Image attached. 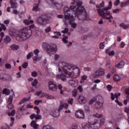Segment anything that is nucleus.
I'll return each mask as SVG.
<instances>
[{
	"mask_svg": "<svg viewBox=\"0 0 129 129\" xmlns=\"http://www.w3.org/2000/svg\"><path fill=\"white\" fill-rule=\"evenodd\" d=\"M33 52H30L27 56V59H31V57H33Z\"/></svg>",
	"mask_w": 129,
	"mask_h": 129,
	"instance_id": "43",
	"label": "nucleus"
},
{
	"mask_svg": "<svg viewBox=\"0 0 129 129\" xmlns=\"http://www.w3.org/2000/svg\"><path fill=\"white\" fill-rule=\"evenodd\" d=\"M95 102V99H92L89 101V104H90V105H91V104H93V103H94Z\"/></svg>",
	"mask_w": 129,
	"mask_h": 129,
	"instance_id": "60",
	"label": "nucleus"
},
{
	"mask_svg": "<svg viewBox=\"0 0 129 129\" xmlns=\"http://www.w3.org/2000/svg\"><path fill=\"white\" fill-rule=\"evenodd\" d=\"M106 88L108 91H111L112 89V87L110 85H108L106 87Z\"/></svg>",
	"mask_w": 129,
	"mask_h": 129,
	"instance_id": "44",
	"label": "nucleus"
},
{
	"mask_svg": "<svg viewBox=\"0 0 129 129\" xmlns=\"http://www.w3.org/2000/svg\"><path fill=\"white\" fill-rule=\"evenodd\" d=\"M77 118H84V112L82 110L77 111L75 114Z\"/></svg>",
	"mask_w": 129,
	"mask_h": 129,
	"instance_id": "12",
	"label": "nucleus"
},
{
	"mask_svg": "<svg viewBox=\"0 0 129 129\" xmlns=\"http://www.w3.org/2000/svg\"><path fill=\"white\" fill-rule=\"evenodd\" d=\"M95 106L97 109H99L102 107V104L101 102L97 101L96 102Z\"/></svg>",
	"mask_w": 129,
	"mask_h": 129,
	"instance_id": "22",
	"label": "nucleus"
},
{
	"mask_svg": "<svg viewBox=\"0 0 129 129\" xmlns=\"http://www.w3.org/2000/svg\"><path fill=\"white\" fill-rule=\"evenodd\" d=\"M92 125H95V124H87L82 127V129H90L92 127Z\"/></svg>",
	"mask_w": 129,
	"mask_h": 129,
	"instance_id": "27",
	"label": "nucleus"
},
{
	"mask_svg": "<svg viewBox=\"0 0 129 129\" xmlns=\"http://www.w3.org/2000/svg\"><path fill=\"white\" fill-rule=\"evenodd\" d=\"M11 49L12 50H13V51L19 50L20 49V46L19 45H17L16 44H13L11 46H10Z\"/></svg>",
	"mask_w": 129,
	"mask_h": 129,
	"instance_id": "20",
	"label": "nucleus"
},
{
	"mask_svg": "<svg viewBox=\"0 0 129 129\" xmlns=\"http://www.w3.org/2000/svg\"><path fill=\"white\" fill-rule=\"evenodd\" d=\"M59 58H60V55L59 54H55L54 59L56 61H57V60H58Z\"/></svg>",
	"mask_w": 129,
	"mask_h": 129,
	"instance_id": "61",
	"label": "nucleus"
},
{
	"mask_svg": "<svg viewBox=\"0 0 129 129\" xmlns=\"http://www.w3.org/2000/svg\"><path fill=\"white\" fill-rule=\"evenodd\" d=\"M114 97H115L114 94H113V93H111V100H114Z\"/></svg>",
	"mask_w": 129,
	"mask_h": 129,
	"instance_id": "63",
	"label": "nucleus"
},
{
	"mask_svg": "<svg viewBox=\"0 0 129 129\" xmlns=\"http://www.w3.org/2000/svg\"><path fill=\"white\" fill-rule=\"evenodd\" d=\"M3 94H7V95H9L10 94V90H8L7 89H4L3 91Z\"/></svg>",
	"mask_w": 129,
	"mask_h": 129,
	"instance_id": "38",
	"label": "nucleus"
},
{
	"mask_svg": "<svg viewBox=\"0 0 129 129\" xmlns=\"http://www.w3.org/2000/svg\"><path fill=\"white\" fill-rule=\"evenodd\" d=\"M111 8H112V2L111 1H109V6L108 7L103 9H97V11L98 12L100 17H102V18H105V16L110 15V12L108 11V10H111Z\"/></svg>",
	"mask_w": 129,
	"mask_h": 129,
	"instance_id": "5",
	"label": "nucleus"
},
{
	"mask_svg": "<svg viewBox=\"0 0 129 129\" xmlns=\"http://www.w3.org/2000/svg\"><path fill=\"white\" fill-rule=\"evenodd\" d=\"M73 98H70L68 100V102L69 104H71V105H72L73 104Z\"/></svg>",
	"mask_w": 129,
	"mask_h": 129,
	"instance_id": "49",
	"label": "nucleus"
},
{
	"mask_svg": "<svg viewBox=\"0 0 129 129\" xmlns=\"http://www.w3.org/2000/svg\"><path fill=\"white\" fill-rule=\"evenodd\" d=\"M14 96H15V93H13V95H10L8 101L7 102L8 103V107L9 109H13L14 108V105L12 104L13 103V98H14Z\"/></svg>",
	"mask_w": 129,
	"mask_h": 129,
	"instance_id": "10",
	"label": "nucleus"
},
{
	"mask_svg": "<svg viewBox=\"0 0 129 129\" xmlns=\"http://www.w3.org/2000/svg\"><path fill=\"white\" fill-rule=\"evenodd\" d=\"M63 108H64V107H63V105L62 104V103H61L58 109V112H60L61 110H62Z\"/></svg>",
	"mask_w": 129,
	"mask_h": 129,
	"instance_id": "47",
	"label": "nucleus"
},
{
	"mask_svg": "<svg viewBox=\"0 0 129 129\" xmlns=\"http://www.w3.org/2000/svg\"><path fill=\"white\" fill-rule=\"evenodd\" d=\"M99 48L100 49H103V48H104V42H101L100 44Z\"/></svg>",
	"mask_w": 129,
	"mask_h": 129,
	"instance_id": "59",
	"label": "nucleus"
},
{
	"mask_svg": "<svg viewBox=\"0 0 129 129\" xmlns=\"http://www.w3.org/2000/svg\"><path fill=\"white\" fill-rule=\"evenodd\" d=\"M68 31H69L68 28H65L64 30L61 31V33H63V34H67V33H68Z\"/></svg>",
	"mask_w": 129,
	"mask_h": 129,
	"instance_id": "57",
	"label": "nucleus"
},
{
	"mask_svg": "<svg viewBox=\"0 0 129 129\" xmlns=\"http://www.w3.org/2000/svg\"><path fill=\"white\" fill-rule=\"evenodd\" d=\"M31 126H33V128L37 129L39 127V124L36 123V121L32 120L31 123Z\"/></svg>",
	"mask_w": 129,
	"mask_h": 129,
	"instance_id": "23",
	"label": "nucleus"
},
{
	"mask_svg": "<svg viewBox=\"0 0 129 129\" xmlns=\"http://www.w3.org/2000/svg\"><path fill=\"white\" fill-rule=\"evenodd\" d=\"M71 6V10H75L74 11L75 17H77L80 21L88 20L89 18L87 16L84 7L82 6V1L80 0H73Z\"/></svg>",
	"mask_w": 129,
	"mask_h": 129,
	"instance_id": "1",
	"label": "nucleus"
},
{
	"mask_svg": "<svg viewBox=\"0 0 129 129\" xmlns=\"http://www.w3.org/2000/svg\"><path fill=\"white\" fill-rule=\"evenodd\" d=\"M45 33H49V32H51V27H48L45 29Z\"/></svg>",
	"mask_w": 129,
	"mask_h": 129,
	"instance_id": "48",
	"label": "nucleus"
},
{
	"mask_svg": "<svg viewBox=\"0 0 129 129\" xmlns=\"http://www.w3.org/2000/svg\"><path fill=\"white\" fill-rule=\"evenodd\" d=\"M16 114V110L14 109L11 112L8 113V115L9 116H14Z\"/></svg>",
	"mask_w": 129,
	"mask_h": 129,
	"instance_id": "35",
	"label": "nucleus"
},
{
	"mask_svg": "<svg viewBox=\"0 0 129 129\" xmlns=\"http://www.w3.org/2000/svg\"><path fill=\"white\" fill-rule=\"evenodd\" d=\"M46 51L48 54H55L57 51V46L55 44L48 45L46 47Z\"/></svg>",
	"mask_w": 129,
	"mask_h": 129,
	"instance_id": "6",
	"label": "nucleus"
},
{
	"mask_svg": "<svg viewBox=\"0 0 129 129\" xmlns=\"http://www.w3.org/2000/svg\"><path fill=\"white\" fill-rule=\"evenodd\" d=\"M94 117H97V118H100V117H102V114H98L96 113V114H93Z\"/></svg>",
	"mask_w": 129,
	"mask_h": 129,
	"instance_id": "36",
	"label": "nucleus"
},
{
	"mask_svg": "<svg viewBox=\"0 0 129 129\" xmlns=\"http://www.w3.org/2000/svg\"><path fill=\"white\" fill-rule=\"evenodd\" d=\"M29 100L27 98H24L22 99L19 103V104H23V103H24V102H26V101H28Z\"/></svg>",
	"mask_w": 129,
	"mask_h": 129,
	"instance_id": "40",
	"label": "nucleus"
},
{
	"mask_svg": "<svg viewBox=\"0 0 129 129\" xmlns=\"http://www.w3.org/2000/svg\"><path fill=\"white\" fill-rule=\"evenodd\" d=\"M63 12L66 21H74L75 20V16H74L73 14L70 13V12H72L74 14V12H76L75 9L72 10L71 7L69 8L68 7H64Z\"/></svg>",
	"mask_w": 129,
	"mask_h": 129,
	"instance_id": "4",
	"label": "nucleus"
},
{
	"mask_svg": "<svg viewBox=\"0 0 129 129\" xmlns=\"http://www.w3.org/2000/svg\"><path fill=\"white\" fill-rule=\"evenodd\" d=\"M120 3V1L119 0H116V2H114V5L115 6V7H117L118 5H119V3Z\"/></svg>",
	"mask_w": 129,
	"mask_h": 129,
	"instance_id": "53",
	"label": "nucleus"
},
{
	"mask_svg": "<svg viewBox=\"0 0 129 129\" xmlns=\"http://www.w3.org/2000/svg\"><path fill=\"white\" fill-rule=\"evenodd\" d=\"M42 119V116L41 115L36 114L35 116V119Z\"/></svg>",
	"mask_w": 129,
	"mask_h": 129,
	"instance_id": "52",
	"label": "nucleus"
},
{
	"mask_svg": "<svg viewBox=\"0 0 129 129\" xmlns=\"http://www.w3.org/2000/svg\"><path fill=\"white\" fill-rule=\"evenodd\" d=\"M113 80H114L115 82L119 81V80H120V76H119L118 75H115L113 76Z\"/></svg>",
	"mask_w": 129,
	"mask_h": 129,
	"instance_id": "28",
	"label": "nucleus"
},
{
	"mask_svg": "<svg viewBox=\"0 0 129 129\" xmlns=\"http://www.w3.org/2000/svg\"><path fill=\"white\" fill-rule=\"evenodd\" d=\"M104 1H102L100 5H96V9H101L102 8H104Z\"/></svg>",
	"mask_w": 129,
	"mask_h": 129,
	"instance_id": "26",
	"label": "nucleus"
},
{
	"mask_svg": "<svg viewBox=\"0 0 129 129\" xmlns=\"http://www.w3.org/2000/svg\"><path fill=\"white\" fill-rule=\"evenodd\" d=\"M69 21L70 25H71V27L72 28H73L74 29H75V28H76V27H77V24L75 23H72V21L74 20H68Z\"/></svg>",
	"mask_w": 129,
	"mask_h": 129,
	"instance_id": "29",
	"label": "nucleus"
},
{
	"mask_svg": "<svg viewBox=\"0 0 129 129\" xmlns=\"http://www.w3.org/2000/svg\"><path fill=\"white\" fill-rule=\"evenodd\" d=\"M105 70L103 69H99L95 72L93 74V78H98L100 77V76H102V75H104Z\"/></svg>",
	"mask_w": 129,
	"mask_h": 129,
	"instance_id": "8",
	"label": "nucleus"
},
{
	"mask_svg": "<svg viewBox=\"0 0 129 129\" xmlns=\"http://www.w3.org/2000/svg\"><path fill=\"white\" fill-rule=\"evenodd\" d=\"M128 4L129 1H126L125 3H121V8H124V7H126Z\"/></svg>",
	"mask_w": 129,
	"mask_h": 129,
	"instance_id": "32",
	"label": "nucleus"
},
{
	"mask_svg": "<svg viewBox=\"0 0 129 129\" xmlns=\"http://www.w3.org/2000/svg\"><path fill=\"white\" fill-rule=\"evenodd\" d=\"M40 57H38V56H34L33 57L34 61H40Z\"/></svg>",
	"mask_w": 129,
	"mask_h": 129,
	"instance_id": "56",
	"label": "nucleus"
},
{
	"mask_svg": "<svg viewBox=\"0 0 129 129\" xmlns=\"http://www.w3.org/2000/svg\"><path fill=\"white\" fill-rule=\"evenodd\" d=\"M46 2L48 5H53V3H54V1L53 0H46Z\"/></svg>",
	"mask_w": 129,
	"mask_h": 129,
	"instance_id": "45",
	"label": "nucleus"
},
{
	"mask_svg": "<svg viewBox=\"0 0 129 129\" xmlns=\"http://www.w3.org/2000/svg\"><path fill=\"white\" fill-rule=\"evenodd\" d=\"M61 69L66 74H68V75H69V76H71V74H72L71 70H74L75 67L73 64L62 62L59 63L58 64L59 72H61Z\"/></svg>",
	"mask_w": 129,
	"mask_h": 129,
	"instance_id": "3",
	"label": "nucleus"
},
{
	"mask_svg": "<svg viewBox=\"0 0 129 129\" xmlns=\"http://www.w3.org/2000/svg\"><path fill=\"white\" fill-rule=\"evenodd\" d=\"M78 100L79 103H80L81 104H84L86 103V102H87V100L86 99V98L82 95L79 96Z\"/></svg>",
	"mask_w": 129,
	"mask_h": 129,
	"instance_id": "13",
	"label": "nucleus"
},
{
	"mask_svg": "<svg viewBox=\"0 0 129 129\" xmlns=\"http://www.w3.org/2000/svg\"><path fill=\"white\" fill-rule=\"evenodd\" d=\"M42 100H35L34 101V103L36 105H39V103H42Z\"/></svg>",
	"mask_w": 129,
	"mask_h": 129,
	"instance_id": "41",
	"label": "nucleus"
},
{
	"mask_svg": "<svg viewBox=\"0 0 129 129\" xmlns=\"http://www.w3.org/2000/svg\"><path fill=\"white\" fill-rule=\"evenodd\" d=\"M32 11H33V12H38V11H39V4H35L33 5Z\"/></svg>",
	"mask_w": 129,
	"mask_h": 129,
	"instance_id": "24",
	"label": "nucleus"
},
{
	"mask_svg": "<svg viewBox=\"0 0 129 129\" xmlns=\"http://www.w3.org/2000/svg\"><path fill=\"white\" fill-rule=\"evenodd\" d=\"M11 123H10V125L11 126H13V125H14V121H15V118L12 117L11 118Z\"/></svg>",
	"mask_w": 129,
	"mask_h": 129,
	"instance_id": "46",
	"label": "nucleus"
},
{
	"mask_svg": "<svg viewBox=\"0 0 129 129\" xmlns=\"http://www.w3.org/2000/svg\"><path fill=\"white\" fill-rule=\"evenodd\" d=\"M5 67L7 69H11L12 68V66L9 63L5 64Z\"/></svg>",
	"mask_w": 129,
	"mask_h": 129,
	"instance_id": "51",
	"label": "nucleus"
},
{
	"mask_svg": "<svg viewBox=\"0 0 129 129\" xmlns=\"http://www.w3.org/2000/svg\"><path fill=\"white\" fill-rule=\"evenodd\" d=\"M34 53L36 55V56H38L39 55V53H40V50L39 49H37L35 50H34Z\"/></svg>",
	"mask_w": 129,
	"mask_h": 129,
	"instance_id": "55",
	"label": "nucleus"
},
{
	"mask_svg": "<svg viewBox=\"0 0 129 129\" xmlns=\"http://www.w3.org/2000/svg\"><path fill=\"white\" fill-rule=\"evenodd\" d=\"M38 84V80L36 79H35L34 81L31 83L32 86H37Z\"/></svg>",
	"mask_w": 129,
	"mask_h": 129,
	"instance_id": "33",
	"label": "nucleus"
},
{
	"mask_svg": "<svg viewBox=\"0 0 129 129\" xmlns=\"http://www.w3.org/2000/svg\"><path fill=\"white\" fill-rule=\"evenodd\" d=\"M120 27L122 28L123 30H127V29H129V24H125L122 23L120 24Z\"/></svg>",
	"mask_w": 129,
	"mask_h": 129,
	"instance_id": "18",
	"label": "nucleus"
},
{
	"mask_svg": "<svg viewBox=\"0 0 129 129\" xmlns=\"http://www.w3.org/2000/svg\"><path fill=\"white\" fill-rule=\"evenodd\" d=\"M78 89L79 90L80 92H82V91H83V88H82V86H79Z\"/></svg>",
	"mask_w": 129,
	"mask_h": 129,
	"instance_id": "64",
	"label": "nucleus"
},
{
	"mask_svg": "<svg viewBox=\"0 0 129 129\" xmlns=\"http://www.w3.org/2000/svg\"><path fill=\"white\" fill-rule=\"evenodd\" d=\"M33 28H35V25H34L29 26V29H28L27 27L23 28L22 30L18 31L17 37L20 38L22 41H26L27 39L32 36V32L31 29H33Z\"/></svg>",
	"mask_w": 129,
	"mask_h": 129,
	"instance_id": "2",
	"label": "nucleus"
},
{
	"mask_svg": "<svg viewBox=\"0 0 129 129\" xmlns=\"http://www.w3.org/2000/svg\"><path fill=\"white\" fill-rule=\"evenodd\" d=\"M1 26L3 30H4V31H6V30H7V27H6V25H5V24H2L1 25Z\"/></svg>",
	"mask_w": 129,
	"mask_h": 129,
	"instance_id": "62",
	"label": "nucleus"
},
{
	"mask_svg": "<svg viewBox=\"0 0 129 129\" xmlns=\"http://www.w3.org/2000/svg\"><path fill=\"white\" fill-rule=\"evenodd\" d=\"M58 88L60 90V94H63V90H62V88H63V87L62 86V85L59 84L58 85Z\"/></svg>",
	"mask_w": 129,
	"mask_h": 129,
	"instance_id": "37",
	"label": "nucleus"
},
{
	"mask_svg": "<svg viewBox=\"0 0 129 129\" xmlns=\"http://www.w3.org/2000/svg\"><path fill=\"white\" fill-rule=\"evenodd\" d=\"M11 40L12 39H11V37H10V36L7 35L4 38V43H5V44H9V43L11 42Z\"/></svg>",
	"mask_w": 129,
	"mask_h": 129,
	"instance_id": "21",
	"label": "nucleus"
},
{
	"mask_svg": "<svg viewBox=\"0 0 129 129\" xmlns=\"http://www.w3.org/2000/svg\"><path fill=\"white\" fill-rule=\"evenodd\" d=\"M22 67L26 69L27 67H28V63L27 62H24L22 64Z\"/></svg>",
	"mask_w": 129,
	"mask_h": 129,
	"instance_id": "50",
	"label": "nucleus"
},
{
	"mask_svg": "<svg viewBox=\"0 0 129 129\" xmlns=\"http://www.w3.org/2000/svg\"><path fill=\"white\" fill-rule=\"evenodd\" d=\"M35 35L36 37H41V31L39 29H37L35 31Z\"/></svg>",
	"mask_w": 129,
	"mask_h": 129,
	"instance_id": "31",
	"label": "nucleus"
},
{
	"mask_svg": "<svg viewBox=\"0 0 129 129\" xmlns=\"http://www.w3.org/2000/svg\"><path fill=\"white\" fill-rule=\"evenodd\" d=\"M63 37H64L62 38V42L65 44H67V43H68V40H67V39H68V36L63 35Z\"/></svg>",
	"mask_w": 129,
	"mask_h": 129,
	"instance_id": "34",
	"label": "nucleus"
},
{
	"mask_svg": "<svg viewBox=\"0 0 129 129\" xmlns=\"http://www.w3.org/2000/svg\"><path fill=\"white\" fill-rule=\"evenodd\" d=\"M34 23V21L33 20H24V23L25 25H30V24H33Z\"/></svg>",
	"mask_w": 129,
	"mask_h": 129,
	"instance_id": "30",
	"label": "nucleus"
},
{
	"mask_svg": "<svg viewBox=\"0 0 129 129\" xmlns=\"http://www.w3.org/2000/svg\"><path fill=\"white\" fill-rule=\"evenodd\" d=\"M50 114L53 117H58L59 115H60V112H57L56 109H53L50 112Z\"/></svg>",
	"mask_w": 129,
	"mask_h": 129,
	"instance_id": "14",
	"label": "nucleus"
},
{
	"mask_svg": "<svg viewBox=\"0 0 129 129\" xmlns=\"http://www.w3.org/2000/svg\"><path fill=\"white\" fill-rule=\"evenodd\" d=\"M62 105V106L64 108H66V109H67L68 108V104L67 103L61 104Z\"/></svg>",
	"mask_w": 129,
	"mask_h": 129,
	"instance_id": "58",
	"label": "nucleus"
},
{
	"mask_svg": "<svg viewBox=\"0 0 129 129\" xmlns=\"http://www.w3.org/2000/svg\"><path fill=\"white\" fill-rule=\"evenodd\" d=\"M106 54H108L109 56H114V54H115V52H114V51L112 50L111 51H109V49H107L106 50Z\"/></svg>",
	"mask_w": 129,
	"mask_h": 129,
	"instance_id": "25",
	"label": "nucleus"
},
{
	"mask_svg": "<svg viewBox=\"0 0 129 129\" xmlns=\"http://www.w3.org/2000/svg\"><path fill=\"white\" fill-rule=\"evenodd\" d=\"M12 9H17L18 8V3L14 2L13 0L10 1Z\"/></svg>",
	"mask_w": 129,
	"mask_h": 129,
	"instance_id": "17",
	"label": "nucleus"
},
{
	"mask_svg": "<svg viewBox=\"0 0 129 129\" xmlns=\"http://www.w3.org/2000/svg\"><path fill=\"white\" fill-rule=\"evenodd\" d=\"M56 78H58V79H60L62 81H66V75L61 74L60 75H56Z\"/></svg>",
	"mask_w": 129,
	"mask_h": 129,
	"instance_id": "15",
	"label": "nucleus"
},
{
	"mask_svg": "<svg viewBox=\"0 0 129 129\" xmlns=\"http://www.w3.org/2000/svg\"><path fill=\"white\" fill-rule=\"evenodd\" d=\"M48 88L51 91H56L58 87L54 84V82L52 81L48 82Z\"/></svg>",
	"mask_w": 129,
	"mask_h": 129,
	"instance_id": "11",
	"label": "nucleus"
},
{
	"mask_svg": "<svg viewBox=\"0 0 129 129\" xmlns=\"http://www.w3.org/2000/svg\"><path fill=\"white\" fill-rule=\"evenodd\" d=\"M69 85L72 86L73 87H75L77 85V82L73 79L70 80L69 82Z\"/></svg>",
	"mask_w": 129,
	"mask_h": 129,
	"instance_id": "16",
	"label": "nucleus"
},
{
	"mask_svg": "<svg viewBox=\"0 0 129 129\" xmlns=\"http://www.w3.org/2000/svg\"><path fill=\"white\" fill-rule=\"evenodd\" d=\"M36 95L37 96H39L40 98H42V97H45L47 99H54V96L49 95L48 94H46L45 93H42V92H37Z\"/></svg>",
	"mask_w": 129,
	"mask_h": 129,
	"instance_id": "9",
	"label": "nucleus"
},
{
	"mask_svg": "<svg viewBox=\"0 0 129 129\" xmlns=\"http://www.w3.org/2000/svg\"><path fill=\"white\" fill-rule=\"evenodd\" d=\"M124 67V61H121L116 65L117 68H123Z\"/></svg>",
	"mask_w": 129,
	"mask_h": 129,
	"instance_id": "19",
	"label": "nucleus"
},
{
	"mask_svg": "<svg viewBox=\"0 0 129 129\" xmlns=\"http://www.w3.org/2000/svg\"><path fill=\"white\" fill-rule=\"evenodd\" d=\"M72 95L74 97H76V96H77V90H74L73 91Z\"/></svg>",
	"mask_w": 129,
	"mask_h": 129,
	"instance_id": "42",
	"label": "nucleus"
},
{
	"mask_svg": "<svg viewBox=\"0 0 129 129\" xmlns=\"http://www.w3.org/2000/svg\"><path fill=\"white\" fill-rule=\"evenodd\" d=\"M109 17H107L105 16V18H103V19H106V20H110V19H113L112 16H111L110 14L108 15Z\"/></svg>",
	"mask_w": 129,
	"mask_h": 129,
	"instance_id": "54",
	"label": "nucleus"
},
{
	"mask_svg": "<svg viewBox=\"0 0 129 129\" xmlns=\"http://www.w3.org/2000/svg\"><path fill=\"white\" fill-rule=\"evenodd\" d=\"M31 75L32 77H37L38 76V72L36 71L32 72Z\"/></svg>",
	"mask_w": 129,
	"mask_h": 129,
	"instance_id": "39",
	"label": "nucleus"
},
{
	"mask_svg": "<svg viewBox=\"0 0 129 129\" xmlns=\"http://www.w3.org/2000/svg\"><path fill=\"white\" fill-rule=\"evenodd\" d=\"M37 22L39 25H44V23L48 22V17L45 15H41L40 17L38 18Z\"/></svg>",
	"mask_w": 129,
	"mask_h": 129,
	"instance_id": "7",
	"label": "nucleus"
}]
</instances>
